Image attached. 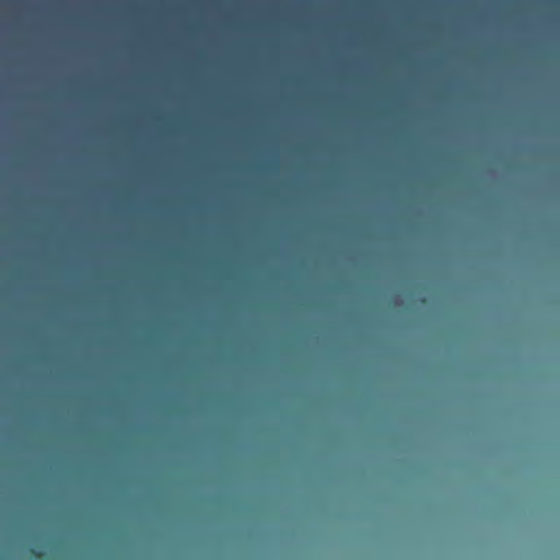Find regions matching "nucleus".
Listing matches in <instances>:
<instances>
[{
	"instance_id": "39448f33",
	"label": "nucleus",
	"mask_w": 560,
	"mask_h": 560,
	"mask_svg": "<svg viewBox=\"0 0 560 560\" xmlns=\"http://www.w3.org/2000/svg\"><path fill=\"white\" fill-rule=\"evenodd\" d=\"M308 336H312V322L308 323Z\"/></svg>"
},
{
	"instance_id": "423d86ee",
	"label": "nucleus",
	"mask_w": 560,
	"mask_h": 560,
	"mask_svg": "<svg viewBox=\"0 0 560 560\" xmlns=\"http://www.w3.org/2000/svg\"><path fill=\"white\" fill-rule=\"evenodd\" d=\"M32 552L34 553L35 557L37 558H40L42 557V552H37L35 550H32Z\"/></svg>"
},
{
	"instance_id": "7ed1b4c3",
	"label": "nucleus",
	"mask_w": 560,
	"mask_h": 560,
	"mask_svg": "<svg viewBox=\"0 0 560 560\" xmlns=\"http://www.w3.org/2000/svg\"><path fill=\"white\" fill-rule=\"evenodd\" d=\"M314 238H307L308 248H307V260H308V282H307V306L311 312L313 307H315V284L313 282V265H316L315 261V245H313Z\"/></svg>"
},
{
	"instance_id": "20e7f679",
	"label": "nucleus",
	"mask_w": 560,
	"mask_h": 560,
	"mask_svg": "<svg viewBox=\"0 0 560 560\" xmlns=\"http://www.w3.org/2000/svg\"><path fill=\"white\" fill-rule=\"evenodd\" d=\"M327 210L317 200V211ZM330 210H418L417 208H331ZM429 210H443L442 208H430Z\"/></svg>"
},
{
	"instance_id": "f257e3e1",
	"label": "nucleus",
	"mask_w": 560,
	"mask_h": 560,
	"mask_svg": "<svg viewBox=\"0 0 560 560\" xmlns=\"http://www.w3.org/2000/svg\"><path fill=\"white\" fill-rule=\"evenodd\" d=\"M303 215L307 221V238H315V211L312 212H95V217H280Z\"/></svg>"
},
{
	"instance_id": "f03ea898",
	"label": "nucleus",
	"mask_w": 560,
	"mask_h": 560,
	"mask_svg": "<svg viewBox=\"0 0 560 560\" xmlns=\"http://www.w3.org/2000/svg\"><path fill=\"white\" fill-rule=\"evenodd\" d=\"M330 214H363V215H424V214H537V212H320L317 211V223Z\"/></svg>"
}]
</instances>
